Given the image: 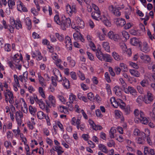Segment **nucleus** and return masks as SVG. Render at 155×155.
<instances>
[{
    "label": "nucleus",
    "instance_id": "nucleus-48",
    "mask_svg": "<svg viewBox=\"0 0 155 155\" xmlns=\"http://www.w3.org/2000/svg\"><path fill=\"white\" fill-rule=\"evenodd\" d=\"M43 87H40L38 88V91L39 93L40 94L41 96L44 98L45 96V95L44 93V91L43 89Z\"/></svg>",
    "mask_w": 155,
    "mask_h": 155
},
{
    "label": "nucleus",
    "instance_id": "nucleus-4",
    "mask_svg": "<svg viewBox=\"0 0 155 155\" xmlns=\"http://www.w3.org/2000/svg\"><path fill=\"white\" fill-rule=\"evenodd\" d=\"M4 94L5 101L7 103L9 102L11 104L14 103V97L12 92L9 90H6L4 92Z\"/></svg>",
    "mask_w": 155,
    "mask_h": 155
},
{
    "label": "nucleus",
    "instance_id": "nucleus-36",
    "mask_svg": "<svg viewBox=\"0 0 155 155\" xmlns=\"http://www.w3.org/2000/svg\"><path fill=\"white\" fill-rule=\"evenodd\" d=\"M49 100L50 103L54 107L56 101L54 99V97L52 95H50L49 97Z\"/></svg>",
    "mask_w": 155,
    "mask_h": 155
},
{
    "label": "nucleus",
    "instance_id": "nucleus-60",
    "mask_svg": "<svg viewBox=\"0 0 155 155\" xmlns=\"http://www.w3.org/2000/svg\"><path fill=\"white\" fill-rule=\"evenodd\" d=\"M105 77L106 81L108 83L111 82V80L108 72H106L105 74Z\"/></svg>",
    "mask_w": 155,
    "mask_h": 155
},
{
    "label": "nucleus",
    "instance_id": "nucleus-38",
    "mask_svg": "<svg viewBox=\"0 0 155 155\" xmlns=\"http://www.w3.org/2000/svg\"><path fill=\"white\" fill-rule=\"evenodd\" d=\"M8 6L10 8L12 9L15 5V1L12 0H8Z\"/></svg>",
    "mask_w": 155,
    "mask_h": 155
},
{
    "label": "nucleus",
    "instance_id": "nucleus-44",
    "mask_svg": "<svg viewBox=\"0 0 155 155\" xmlns=\"http://www.w3.org/2000/svg\"><path fill=\"white\" fill-rule=\"evenodd\" d=\"M21 110L25 113H27L28 111V109L26 103L23 104L21 106Z\"/></svg>",
    "mask_w": 155,
    "mask_h": 155
},
{
    "label": "nucleus",
    "instance_id": "nucleus-13",
    "mask_svg": "<svg viewBox=\"0 0 155 155\" xmlns=\"http://www.w3.org/2000/svg\"><path fill=\"white\" fill-rule=\"evenodd\" d=\"M54 77L58 81H61L63 79L59 71L57 69L54 70Z\"/></svg>",
    "mask_w": 155,
    "mask_h": 155
},
{
    "label": "nucleus",
    "instance_id": "nucleus-2",
    "mask_svg": "<svg viewBox=\"0 0 155 155\" xmlns=\"http://www.w3.org/2000/svg\"><path fill=\"white\" fill-rule=\"evenodd\" d=\"M110 101L112 105L115 108H117L119 107L121 108H124V107L125 106V103L121 100L118 99L116 100L114 97H111Z\"/></svg>",
    "mask_w": 155,
    "mask_h": 155
},
{
    "label": "nucleus",
    "instance_id": "nucleus-54",
    "mask_svg": "<svg viewBox=\"0 0 155 155\" xmlns=\"http://www.w3.org/2000/svg\"><path fill=\"white\" fill-rule=\"evenodd\" d=\"M148 68L149 69H152L153 71H155V64H152V63H149L148 65Z\"/></svg>",
    "mask_w": 155,
    "mask_h": 155
},
{
    "label": "nucleus",
    "instance_id": "nucleus-62",
    "mask_svg": "<svg viewBox=\"0 0 155 155\" xmlns=\"http://www.w3.org/2000/svg\"><path fill=\"white\" fill-rule=\"evenodd\" d=\"M92 127L95 130H101L102 129V127L101 126H96L95 124Z\"/></svg>",
    "mask_w": 155,
    "mask_h": 155
},
{
    "label": "nucleus",
    "instance_id": "nucleus-17",
    "mask_svg": "<svg viewBox=\"0 0 155 155\" xmlns=\"http://www.w3.org/2000/svg\"><path fill=\"white\" fill-rule=\"evenodd\" d=\"M115 23L118 27L123 26L126 23L124 19L121 18H119L116 19Z\"/></svg>",
    "mask_w": 155,
    "mask_h": 155
},
{
    "label": "nucleus",
    "instance_id": "nucleus-27",
    "mask_svg": "<svg viewBox=\"0 0 155 155\" xmlns=\"http://www.w3.org/2000/svg\"><path fill=\"white\" fill-rule=\"evenodd\" d=\"M96 51V54L97 57L99 60L102 61L103 60V58L104 54L102 52L101 50H97V51Z\"/></svg>",
    "mask_w": 155,
    "mask_h": 155
},
{
    "label": "nucleus",
    "instance_id": "nucleus-35",
    "mask_svg": "<svg viewBox=\"0 0 155 155\" xmlns=\"http://www.w3.org/2000/svg\"><path fill=\"white\" fill-rule=\"evenodd\" d=\"M37 116L38 119H41L45 117V115L42 111H39L37 113Z\"/></svg>",
    "mask_w": 155,
    "mask_h": 155
},
{
    "label": "nucleus",
    "instance_id": "nucleus-30",
    "mask_svg": "<svg viewBox=\"0 0 155 155\" xmlns=\"http://www.w3.org/2000/svg\"><path fill=\"white\" fill-rule=\"evenodd\" d=\"M114 91L115 92V94L117 96L119 97L121 96L122 94L121 89L118 86H115L114 88Z\"/></svg>",
    "mask_w": 155,
    "mask_h": 155
},
{
    "label": "nucleus",
    "instance_id": "nucleus-64",
    "mask_svg": "<svg viewBox=\"0 0 155 155\" xmlns=\"http://www.w3.org/2000/svg\"><path fill=\"white\" fill-rule=\"evenodd\" d=\"M147 34L149 38L151 40H152L153 39H155L154 35H153L152 36L151 33L149 30H148Z\"/></svg>",
    "mask_w": 155,
    "mask_h": 155
},
{
    "label": "nucleus",
    "instance_id": "nucleus-21",
    "mask_svg": "<svg viewBox=\"0 0 155 155\" xmlns=\"http://www.w3.org/2000/svg\"><path fill=\"white\" fill-rule=\"evenodd\" d=\"M101 19V21L103 22L106 26L109 27L111 26V24L108 18H106L104 16H103Z\"/></svg>",
    "mask_w": 155,
    "mask_h": 155
},
{
    "label": "nucleus",
    "instance_id": "nucleus-10",
    "mask_svg": "<svg viewBox=\"0 0 155 155\" xmlns=\"http://www.w3.org/2000/svg\"><path fill=\"white\" fill-rule=\"evenodd\" d=\"M66 10L67 13L70 15L71 16L74 13H75L76 11V9L75 5L71 6L69 5H66Z\"/></svg>",
    "mask_w": 155,
    "mask_h": 155
},
{
    "label": "nucleus",
    "instance_id": "nucleus-63",
    "mask_svg": "<svg viewBox=\"0 0 155 155\" xmlns=\"http://www.w3.org/2000/svg\"><path fill=\"white\" fill-rule=\"evenodd\" d=\"M81 35L80 33L78 32V31H77L73 34V37L75 39L79 38Z\"/></svg>",
    "mask_w": 155,
    "mask_h": 155
},
{
    "label": "nucleus",
    "instance_id": "nucleus-40",
    "mask_svg": "<svg viewBox=\"0 0 155 155\" xmlns=\"http://www.w3.org/2000/svg\"><path fill=\"white\" fill-rule=\"evenodd\" d=\"M54 21L59 25H60L61 21L59 18V16L58 14H56L54 17Z\"/></svg>",
    "mask_w": 155,
    "mask_h": 155
},
{
    "label": "nucleus",
    "instance_id": "nucleus-51",
    "mask_svg": "<svg viewBox=\"0 0 155 155\" xmlns=\"http://www.w3.org/2000/svg\"><path fill=\"white\" fill-rule=\"evenodd\" d=\"M148 83V81L147 80L145 79L143 80L140 83V84L143 87H146Z\"/></svg>",
    "mask_w": 155,
    "mask_h": 155
},
{
    "label": "nucleus",
    "instance_id": "nucleus-24",
    "mask_svg": "<svg viewBox=\"0 0 155 155\" xmlns=\"http://www.w3.org/2000/svg\"><path fill=\"white\" fill-rule=\"evenodd\" d=\"M116 130L114 129V127H111L109 132V135L110 138H112L117 137V134H116Z\"/></svg>",
    "mask_w": 155,
    "mask_h": 155
},
{
    "label": "nucleus",
    "instance_id": "nucleus-37",
    "mask_svg": "<svg viewBox=\"0 0 155 155\" xmlns=\"http://www.w3.org/2000/svg\"><path fill=\"white\" fill-rule=\"evenodd\" d=\"M54 148L55 151H57L58 155H61L64 152V151L62 150V148L60 146H55Z\"/></svg>",
    "mask_w": 155,
    "mask_h": 155
},
{
    "label": "nucleus",
    "instance_id": "nucleus-41",
    "mask_svg": "<svg viewBox=\"0 0 155 155\" xmlns=\"http://www.w3.org/2000/svg\"><path fill=\"white\" fill-rule=\"evenodd\" d=\"M55 63L57 67L60 68H63V66L61 65L62 61L61 59L59 58L58 59L55 60Z\"/></svg>",
    "mask_w": 155,
    "mask_h": 155
},
{
    "label": "nucleus",
    "instance_id": "nucleus-43",
    "mask_svg": "<svg viewBox=\"0 0 155 155\" xmlns=\"http://www.w3.org/2000/svg\"><path fill=\"white\" fill-rule=\"evenodd\" d=\"M122 35L125 39H128L129 38L130 35L128 32L125 30L123 31L122 32Z\"/></svg>",
    "mask_w": 155,
    "mask_h": 155
},
{
    "label": "nucleus",
    "instance_id": "nucleus-28",
    "mask_svg": "<svg viewBox=\"0 0 155 155\" xmlns=\"http://www.w3.org/2000/svg\"><path fill=\"white\" fill-rule=\"evenodd\" d=\"M33 55L32 57L34 58L35 56L38 57V60H41L43 58L42 56L41 55V53L40 52L38 51H35L33 52Z\"/></svg>",
    "mask_w": 155,
    "mask_h": 155
},
{
    "label": "nucleus",
    "instance_id": "nucleus-31",
    "mask_svg": "<svg viewBox=\"0 0 155 155\" xmlns=\"http://www.w3.org/2000/svg\"><path fill=\"white\" fill-rule=\"evenodd\" d=\"M130 32L131 34L134 35H140L141 34L140 30H130Z\"/></svg>",
    "mask_w": 155,
    "mask_h": 155
},
{
    "label": "nucleus",
    "instance_id": "nucleus-59",
    "mask_svg": "<svg viewBox=\"0 0 155 155\" xmlns=\"http://www.w3.org/2000/svg\"><path fill=\"white\" fill-rule=\"evenodd\" d=\"M78 74L80 78L82 80H84L85 79V75L83 73L81 72V71H79Z\"/></svg>",
    "mask_w": 155,
    "mask_h": 155
},
{
    "label": "nucleus",
    "instance_id": "nucleus-25",
    "mask_svg": "<svg viewBox=\"0 0 155 155\" xmlns=\"http://www.w3.org/2000/svg\"><path fill=\"white\" fill-rule=\"evenodd\" d=\"M140 50L144 52H147L149 51L148 45L147 43L144 42L143 45L140 47Z\"/></svg>",
    "mask_w": 155,
    "mask_h": 155
},
{
    "label": "nucleus",
    "instance_id": "nucleus-42",
    "mask_svg": "<svg viewBox=\"0 0 155 155\" xmlns=\"http://www.w3.org/2000/svg\"><path fill=\"white\" fill-rule=\"evenodd\" d=\"M139 40L135 38H133L130 40V43L133 45H136L138 44Z\"/></svg>",
    "mask_w": 155,
    "mask_h": 155
},
{
    "label": "nucleus",
    "instance_id": "nucleus-52",
    "mask_svg": "<svg viewBox=\"0 0 155 155\" xmlns=\"http://www.w3.org/2000/svg\"><path fill=\"white\" fill-rule=\"evenodd\" d=\"M89 45L90 47L92 48L93 51H97V49L96 48L94 44L92 42V41L89 42Z\"/></svg>",
    "mask_w": 155,
    "mask_h": 155
},
{
    "label": "nucleus",
    "instance_id": "nucleus-20",
    "mask_svg": "<svg viewBox=\"0 0 155 155\" xmlns=\"http://www.w3.org/2000/svg\"><path fill=\"white\" fill-rule=\"evenodd\" d=\"M38 81L39 84L42 87L45 88L46 86V83L44 78L41 75L38 74Z\"/></svg>",
    "mask_w": 155,
    "mask_h": 155
},
{
    "label": "nucleus",
    "instance_id": "nucleus-1",
    "mask_svg": "<svg viewBox=\"0 0 155 155\" xmlns=\"http://www.w3.org/2000/svg\"><path fill=\"white\" fill-rule=\"evenodd\" d=\"M92 6L95 11L94 12H93L91 14L92 18L94 20L97 21L101 20V18L102 16L101 17V13L98 7L95 4L92 3Z\"/></svg>",
    "mask_w": 155,
    "mask_h": 155
},
{
    "label": "nucleus",
    "instance_id": "nucleus-58",
    "mask_svg": "<svg viewBox=\"0 0 155 155\" xmlns=\"http://www.w3.org/2000/svg\"><path fill=\"white\" fill-rule=\"evenodd\" d=\"M120 46L121 49L124 51H126L127 49L126 45L124 43H120Z\"/></svg>",
    "mask_w": 155,
    "mask_h": 155
},
{
    "label": "nucleus",
    "instance_id": "nucleus-8",
    "mask_svg": "<svg viewBox=\"0 0 155 155\" xmlns=\"http://www.w3.org/2000/svg\"><path fill=\"white\" fill-rule=\"evenodd\" d=\"M107 36L110 39L115 41H118L120 39V36L118 34H114L112 31H110L108 32Z\"/></svg>",
    "mask_w": 155,
    "mask_h": 155
},
{
    "label": "nucleus",
    "instance_id": "nucleus-29",
    "mask_svg": "<svg viewBox=\"0 0 155 155\" xmlns=\"http://www.w3.org/2000/svg\"><path fill=\"white\" fill-rule=\"evenodd\" d=\"M25 102L23 98L19 100H16L15 101V103L16 107H18L19 106H21L25 103Z\"/></svg>",
    "mask_w": 155,
    "mask_h": 155
},
{
    "label": "nucleus",
    "instance_id": "nucleus-32",
    "mask_svg": "<svg viewBox=\"0 0 155 155\" xmlns=\"http://www.w3.org/2000/svg\"><path fill=\"white\" fill-rule=\"evenodd\" d=\"M98 147L101 150H102L104 153H108V150L104 145L102 144H100L98 145Z\"/></svg>",
    "mask_w": 155,
    "mask_h": 155
},
{
    "label": "nucleus",
    "instance_id": "nucleus-7",
    "mask_svg": "<svg viewBox=\"0 0 155 155\" xmlns=\"http://www.w3.org/2000/svg\"><path fill=\"white\" fill-rule=\"evenodd\" d=\"M34 100L35 102L38 104L40 107L43 110H45L47 112L48 111L47 106L43 102L42 100L39 99L36 96L34 97Z\"/></svg>",
    "mask_w": 155,
    "mask_h": 155
},
{
    "label": "nucleus",
    "instance_id": "nucleus-56",
    "mask_svg": "<svg viewBox=\"0 0 155 155\" xmlns=\"http://www.w3.org/2000/svg\"><path fill=\"white\" fill-rule=\"evenodd\" d=\"M124 107V108H121L123 109L127 114H128L130 112V109L129 106H127L126 107H124Z\"/></svg>",
    "mask_w": 155,
    "mask_h": 155
},
{
    "label": "nucleus",
    "instance_id": "nucleus-18",
    "mask_svg": "<svg viewBox=\"0 0 155 155\" xmlns=\"http://www.w3.org/2000/svg\"><path fill=\"white\" fill-rule=\"evenodd\" d=\"M134 114L136 117L139 120L145 116L143 112L141 111H139V110L137 109H136L134 111Z\"/></svg>",
    "mask_w": 155,
    "mask_h": 155
},
{
    "label": "nucleus",
    "instance_id": "nucleus-50",
    "mask_svg": "<svg viewBox=\"0 0 155 155\" xmlns=\"http://www.w3.org/2000/svg\"><path fill=\"white\" fill-rule=\"evenodd\" d=\"M76 98V96L75 95L71 94L69 95V101L72 103H73L74 101H75Z\"/></svg>",
    "mask_w": 155,
    "mask_h": 155
},
{
    "label": "nucleus",
    "instance_id": "nucleus-12",
    "mask_svg": "<svg viewBox=\"0 0 155 155\" xmlns=\"http://www.w3.org/2000/svg\"><path fill=\"white\" fill-rule=\"evenodd\" d=\"M17 9L19 11L21 12H25L28 11V10L26 8L23 4L21 1H19L17 2Z\"/></svg>",
    "mask_w": 155,
    "mask_h": 155
},
{
    "label": "nucleus",
    "instance_id": "nucleus-53",
    "mask_svg": "<svg viewBox=\"0 0 155 155\" xmlns=\"http://www.w3.org/2000/svg\"><path fill=\"white\" fill-rule=\"evenodd\" d=\"M94 95L91 92L87 94L88 98L91 101H92L94 100Z\"/></svg>",
    "mask_w": 155,
    "mask_h": 155
},
{
    "label": "nucleus",
    "instance_id": "nucleus-19",
    "mask_svg": "<svg viewBox=\"0 0 155 155\" xmlns=\"http://www.w3.org/2000/svg\"><path fill=\"white\" fill-rule=\"evenodd\" d=\"M102 48L104 50L107 52H110V46L109 42L107 41H104L102 44Z\"/></svg>",
    "mask_w": 155,
    "mask_h": 155
},
{
    "label": "nucleus",
    "instance_id": "nucleus-47",
    "mask_svg": "<svg viewBox=\"0 0 155 155\" xmlns=\"http://www.w3.org/2000/svg\"><path fill=\"white\" fill-rule=\"evenodd\" d=\"M141 123L144 124H147L149 122L148 120L145 116L140 120Z\"/></svg>",
    "mask_w": 155,
    "mask_h": 155
},
{
    "label": "nucleus",
    "instance_id": "nucleus-34",
    "mask_svg": "<svg viewBox=\"0 0 155 155\" xmlns=\"http://www.w3.org/2000/svg\"><path fill=\"white\" fill-rule=\"evenodd\" d=\"M130 72L132 75L134 76L139 77L140 76V73L136 70L130 69Z\"/></svg>",
    "mask_w": 155,
    "mask_h": 155
},
{
    "label": "nucleus",
    "instance_id": "nucleus-15",
    "mask_svg": "<svg viewBox=\"0 0 155 155\" xmlns=\"http://www.w3.org/2000/svg\"><path fill=\"white\" fill-rule=\"evenodd\" d=\"M65 43L67 48L69 50H71L72 49L71 41L70 38L68 36H67L65 38Z\"/></svg>",
    "mask_w": 155,
    "mask_h": 155
},
{
    "label": "nucleus",
    "instance_id": "nucleus-55",
    "mask_svg": "<svg viewBox=\"0 0 155 155\" xmlns=\"http://www.w3.org/2000/svg\"><path fill=\"white\" fill-rule=\"evenodd\" d=\"M55 35L58 39L61 41H62L64 40V37L62 35H60L58 33H56Z\"/></svg>",
    "mask_w": 155,
    "mask_h": 155
},
{
    "label": "nucleus",
    "instance_id": "nucleus-16",
    "mask_svg": "<svg viewBox=\"0 0 155 155\" xmlns=\"http://www.w3.org/2000/svg\"><path fill=\"white\" fill-rule=\"evenodd\" d=\"M15 116L18 124L21 125L22 122L21 118L23 116L22 113L20 111H17L15 114Z\"/></svg>",
    "mask_w": 155,
    "mask_h": 155
},
{
    "label": "nucleus",
    "instance_id": "nucleus-61",
    "mask_svg": "<svg viewBox=\"0 0 155 155\" xmlns=\"http://www.w3.org/2000/svg\"><path fill=\"white\" fill-rule=\"evenodd\" d=\"M14 90L15 91H17L19 89H20V86L19 83V85H18L17 84H15L13 85Z\"/></svg>",
    "mask_w": 155,
    "mask_h": 155
},
{
    "label": "nucleus",
    "instance_id": "nucleus-22",
    "mask_svg": "<svg viewBox=\"0 0 155 155\" xmlns=\"http://www.w3.org/2000/svg\"><path fill=\"white\" fill-rule=\"evenodd\" d=\"M112 55L114 59L117 61H120L123 59V57L116 52H113L112 53Z\"/></svg>",
    "mask_w": 155,
    "mask_h": 155
},
{
    "label": "nucleus",
    "instance_id": "nucleus-57",
    "mask_svg": "<svg viewBox=\"0 0 155 155\" xmlns=\"http://www.w3.org/2000/svg\"><path fill=\"white\" fill-rule=\"evenodd\" d=\"M7 135L8 138L9 139H12L13 137V133L10 131H8L7 132Z\"/></svg>",
    "mask_w": 155,
    "mask_h": 155
},
{
    "label": "nucleus",
    "instance_id": "nucleus-9",
    "mask_svg": "<svg viewBox=\"0 0 155 155\" xmlns=\"http://www.w3.org/2000/svg\"><path fill=\"white\" fill-rule=\"evenodd\" d=\"M109 10L117 16H120L121 13L116 7H114L113 5H110L108 7Z\"/></svg>",
    "mask_w": 155,
    "mask_h": 155
},
{
    "label": "nucleus",
    "instance_id": "nucleus-6",
    "mask_svg": "<svg viewBox=\"0 0 155 155\" xmlns=\"http://www.w3.org/2000/svg\"><path fill=\"white\" fill-rule=\"evenodd\" d=\"M75 19L77 24V26L74 27L71 25L72 28L73 29H79V28H83L84 26V21L80 18L76 17Z\"/></svg>",
    "mask_w": 155,
    "mask_h": 155
},
{
    "label": "nucleus",
    "instance_id": "nucleus-3",
    "mask_svg": "<svg viewBox=\"0 0 155 155\" xmlns=\"http://www.w3.org/2000/svg\"><path fill=\"white\" fill-rule=\"evenodd\" d=\"M61 24L60 25L62 27L66 28L70 26L71 24V20L70 18H66L65 16L63 14L61 15Z\"/></svg>",
    "mask_w": 155,
    "mask_h": 155
},
{
    "label": "nucleus",
    "instance_id": "nucleus-14",
    "mask_svg": "<svg viewBox=\"0 0 155 155\" xmlns=\"http://www.w3.org/2000/svg\"><path fill=\"white\" fill-rule=\"evenodd\" d=\"M124 92L126 94L130 93V94L135 96L137 94V92L136 90L133 87L129 86L127 88L124 89Z\"/></svg>",
    "mask_w": 155,
    "mask_h": 155
},
{
    "label": "nucleus",
    "instance_id": "nucleus-26",
    "mask_svg": "<svg viewBox=\"0 0 155 155\" xmlns=\"http://www.w3.org/2000/svg\"><path fill=\"white\" fill-rule=\"evenodd\" d=\"M62 84L64 87L66 89H68L70 88V83L68 80L66 78H64L63 79Z\"/></svg>",
    "mask_w": 155,
    "mask_h": 155
},
{
    "label": "nucleus",
    "instance_id": "nucleus-33",
    "mask_svg": "<svg viewBox=\"0 0 155 155\" xmlns=\"http://www.w3.org/2000/svg\"><path fill=\"white\" fill-rule=\"evenodd\" d=\"M103 60L108 62H111L112 61L110 55L107 54H104L103 58Z\"/></svg>",
    "mask_w": 155,
    "mask_h": 155
},
{
    "label": "nucleus",
    "instance_id": "nucleus-39",
    "mask_svg": "<svg viewBox=\"0 0 155 155\" xmlns=\"http://www.w3.org/2000/svg\"><path fill=\"white\" fill-rule=\"evenodd\" d=\"M29 110L30 113L33 115L35 114V113L37 111L36 109L33 107L31 105L29 106Z\"/></svg>",
    "mask_w": 155,
    "mask_h": 155
},
{
    "label": "nucleus",
    "instance_id": "nucleus-46",
    "mask_svg": "<svg viewBox=\"0 0 155 155\" xmlns=\"http://www.w3.org/2000/svg\"><path fill=\"white\" fill-rule=\"evenodd\" d=\"M107 145L110 147H114L115 145V143L113 140H111L107 142Z\"/></svg>",
    "mask_w": 155,
    "mask_h": 155
},
{
    "label": "nucleus",
    "instance_id": "nucleus-23",
    "mask_svg": "<svg viewBox=\"0 0 155 155\" xmlns=\"http://www.w3.org/2000/svg\"><path fill=\"white\" fill-rule=\"evenodd\" d=\"M140 57L145 63H150V58L148 55L141 54Z\"/></svg>",
    "mask_w": 155,
    "mask_h": 155
},
{
    "label": "nucleus",
    "instance_id": "nucleus-11",
    "mask_svg": "<svg viewBox=\"0 0 155 155\" xmlns=\"http://www.w3.org/2000/svg\"><path fill=\"white\" fill-rule=\"evenodd\" d=\"M154 99L153 94L149 92H148L146 95L144 97V101L146 104H149L152 102Z\"/></svg>",
    "mask_w": 155,
    "mask_h": 155
},
{
    "label": "nucleus",
    "instance_id": "nucleus-49",
    "mask_svg": "<svg viewBox=\"0 0 155 155\" xmlns=\"http://www.w3.org/2000/svg\"><path fill=\"white\" fill-rule=\"evenodd\" d=\"M31 13L33 14V15L35 16H37L38 14V12L37 10H36L35 8H32L31 9Z\"/></svg>",
    "mask_w": 155,
    "mask_h": 155
},
{
    "label": "nucleus",
    "instance_id": "nucleus-45",
    "mask_svg": "<svg viewBox=\"0 0 155 155\" xmlns=\"http://www.w3.org/2000/svg\"><path fill=\"white\" fill-rule=\"evenodd\" d=\"M25 21L26 25L28 28H31V20L29 18H27L25 19Z\"/></svg>",
    "mask_w": 155,
    "mask_h": 155
},
{
    "label": "nucleus",
    "instance_id": "nucleus-5",
    "mask_svg": "<svg viewBox=\"0 0 155 155\" xmlns=\"http://www.w3.org/2000/svg\"><path fill=\"white\" fill-rule=\"evenodd\" d=\"M9 21L11 26L13 29L15 28L16 29H19L22 28L21 21H15L13 17H10Z\"/></svg>",
    "mask_w": 155,
    "mask_h": 155
}]
</instances>
